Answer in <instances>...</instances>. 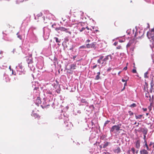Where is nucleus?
I'll list each match as a JSON object with an SVG mask.
<instances>
[{
	"label": "nucleus",
	"instance_id": "1",
	"mask_svg": "<svg viewBox=\"0 0 154 154\" xmlns=\"http://www.w3.org/2000/svg\"><path fill=\"white\" fill-rule=\"evenodd\" d=\"M104 58V56L102 55L100 56V58L99 59L97 60V62L98 63H101L102 64H106V62L109 59L110 60L112 59V56L111 54H109L106 56Z\"/></svg>",
	"mask_w": 154,
	"mask_h": 154
},
{
	"label": "nucleus",
	"instance_id": "2",
	"mask_svg": "<svg viewBox=\"0 0 154 154\" xmlns=\"http://www.w3.org/2000/svg\"><path fill=\"white\" fill-rule=\"evenodd\" d=\"M121 125V124H119L113 126L110 130V132L116 133L119 130H121L122 129H120Z\"/></svg>",
	"mask_w": 154,
	"mask_h": 154
},
{
	"label": "nucleus",
	"instance_id": "3",
	"mask_svg": "<svg viewBox=\"0 0 154 154\" xmlns=\"http://www.w3.org/2000/svg\"><path fill=\"white\" fill-rule=\"evenodd\" d=\"M69 29H66L62 26H60L55 28V30L59 33H60V30L61 32H64L66 33L68 32L70 34H71V32L68 31Z\"/></svg>",
	"mask_w": 154,
	"mask_h": 154
},
{
	"label": "nucleus",
	"instance_id": "4",
	"mask_svg": "<svg viewBox=\"0 0 154 154\" xmlns=\"http://www.w3.org/2000/svg\"><path fill=\"white\" fill-rule=\"evenodd\" d=\"M147 36L149 39H151L154 41V28L152 29L150 31L148 32Z\"/></svg>",
	"mask_w": 154,
	"mask_h": 154
},
{
	"label": "nucleus",
	"instance_id": "5",
	"mask_svg": "<svg viewBox=\"0 0 154 154\" xmlns=\"http://www.w3.org/2000/svg\"><path fill=\"white\" fill-rule=\"evenodd\" d=\"M26 61L28 64H32L33 63V58L32 57V54H30L29 56L25 57Z\"/></svg>",
	"mask_w": 154,
	"mask_h": 154
},
{
	"label": "nucleus",
	"instance_id": "6",
	"mask_svg": "<svg viewBox=\"0 0 154 154\" xmlns=\"http://www.w3.org/2000/svg\"><path fill=\"white\" fill-rule=\"evenodd\" d=\"M96 42H92L91 44H88L86 45V47L87 48H94L95 49L96 48Z\"/></svg>",
	"mask_w": 154,
	"mask_h": 154
},
{
	"label": "nucleus",
	"instance_id": "7",
	"mask_svg": "<svg viewBox=\"0 0 154 154\" xmlns=\"http://www.w3.org/2000/svg\"><path fill=\"white\" fill-rule=\"evenodd\" d=\"M140 32H137L135 33V35H134V37L136 39L140 38L143 37V34L142 33L141 35H140Z\"/></svg>",
	"mask_w": 154,
	"mask_h": 154
},
{
	"label": "nucleus",
	"instance_id": "8",
	"mask_svg": "<svg viewBox=\"0 0 154 154\" xmlns=\"http://www.w3.org/2000/svg\"><path fill=\"white\" fill-rule=\"evenodd\" d=\"M140 146V140H138L135 142V147L137 149H139Z\"/></svg>",
	"mask_w": 154,
	"mask_h": 154
},
{
	"label": "nucleus",
	"instance_id": "9",
	"mask_svg": "<svg viewBox=\"0 0 154 154\" xmlns=\"http://www.w3.org/2000/svg\"><path fill=\"white\" fill-rule=\"evenodd\" d=\"M35 103L37 106H38L39 104L41 103V98L39 97H37L35 100Z\"/></svg>",
	"mask_w": 154,
	"mask_h": 154
},
{
	"label": "nucleus",
	"instance_id": "10",
	"mask_svg": "<svg viewBox=\"0 0 154 154\" xmlns=\"http://www.w3.org/2000/svg\"><path fill=\"white\" fill-rule=\"evenodd\" d=\"M140 154H149V152L145 149H143L140 151Z\"/></svg>",
	"mask_w": 154,
	"mask_h": 154
},
{
	"label": "nucleus",
	"instance_id": "11",
	"mask_svg": "<svg viewBox=\"0 0 154 154\" xmlns=\"http://www.w3.org/2000/svg\"><path fill=\"white\" fill-rule=\"evenodd\" d=\"M81 102L84 103L85 105H88V103L87 102V100L85 99L82 98L81 100Z\"/></svg>",
	"mask_w": 154,
	"mask_h": 154
},
{
	"label": "nucleus",
	"instance_id": "12",
	"mask_svg": "<svg viewBox=\"0 0 154 154\" xmlns=\"http://www.w3.org/2000/svg\"><path fill=\"white\" fill-rule=\"evenodd\" d=\"M113 151L116 153H118L121 152V149L119 147H117L116 149L113 150Z\"/></svg>",
	"mask_w": 154,
	"mask_h": 154
},
{
	"label": "nucleus",
	"instance_id": "13",
	"mask_svg": "<svg viewBox=\"0 0 154 154\" xmlns=\"http://www.w3.org/2000/svg\"><path fill=\"white\" fill-rule=\"evenodd\" d=\"M97 75H96V76L95 77V80H98L100 78V72H97Z\"/></svg>",
	"mask_w": 154,
	"mask_h": 154
},
{
	"label": "nucleus",
	"instance_id": "14",
	"mask_svg": "<svg viewBox=\"0 0 154 154\" xmlns=\"http://www.w3.org/2000/svg\"><path fill=\"white\" fill-rule=\"evenodd\" d=\"M110 144V142H104V144L103 145V148H105L107 146H108V145Z\"/></svg>",
	"mask_w": 154,
	"mask_h": 154
},
{
	"label": "nucleus",
	"instance_id": "15",
	"mask_svg": "<svg viewBox=\"0 0 154 154\" xmlns=\"http://www.w3.org/2000/svg\"><path fill=\"white\" fill-rule=\"evenodd\" d=\"M32 116H33L35 118H37L38 119H40V116L37 113H34L32 114Z\"/></svg>",
	"mask_w": 154,
	"mask_h": 154
},
{
	"label": "nucleus",
	"instance_id": "16",
	"mask_svg": "<svg viewBox=\"0 0 154 154\" xmlns=\"http://www.w3.org/2000/svg\"><path fill=\"white\" fill-rule=\"evenodd\" d=\"M10 26L9 25H7L4 28V32H6L10 28Z\"/></svg>",
	"mask_w": 154,
	"mask_h": 154
},
{
	"label": "nucleus",
	"instance_id": "17",
	"mask_svg": "<svg viewBox=\"0 0 154 154\" xmlns=\"http://www.w3.org/2000/svg\"><path fill=\"white\" fill-rule=\"evenodd\" d=\"M53 61H54V65H56V63H57V64L58 63L57 58V57H54Z\"/></svg>",
	"mask_w": 154,
	"mask_h": 154
},
{
	"label": "nucleus",
	"instance_id": "18",
	"mask_svg": "<svg viewBox=\"0 0 154 154\" xmlns=\"http://www.w3.org/2000/svg\"><path fill=\"white\" fill-rule=\"evenodd\" d=\"M147 130L146 129H143L142 132L143 134V135H146L147 133Z\"/></svg>",
	"mask_w": 154,
	"mask_h": 154
},
{
	"label": "nucleus",
	"instance_id": "19",
	"mask_svg": "<svg viewBox=\"0 0 154 154\" xmlns=\"http://www.w3.org/2000/svg\"><path fill=\"white\" fill-rule=\"evenodd\" d=\"M76 66L75 64H73L70 66V69H74L76 68Z\"/></svg>",
	"mask_w": 154,
	"mask_h": 154
},
{
	"label": "nucleus",
	"instance_id": "20",
	"mask_svg": "<svg viewBox=\"0 0 154 154\" xmlns=\"http://www.w3.org/2000/svg\"><path fill=\"white\" fill-rule=\"evenodd\" d=\"M144 143H145V145H144V146H145L146 147L147 150L148 151L150 150V149H149L147 143V141H145V142H144Z\"/></svg>",
	"mask_w": 154,
	"mask_h": 154
},
{
	"label": "nucleus",
	"instance_id": "21",
	"mask_svg": "<svg viewBox=\"0 0 154 154\" xmlns=\"http://www.w3.org/2000/svg\"><path fill=\"white\" fill-rule=\"evenodd\" d=\"M150 84L151 87H153L154 86V84L153 79H152V80L151 81Z\"/></svg>",
	"mask_w": 154,
	"mask_h": 154
},
{
	"label": "nucleus",
	"instance_id": "22",
	"mask_svg": "<svg viewBox=\"0 0 154 154\" xmlns=\"http://www.w3.org/2000/svg\"><path fill=\"white\" fill-rule=\"evenodd\" d=\"M146 97H147L148 99L149 98V100H150L151 98V96L150 95H149V94L148 92L147 93H146Z\"/></svg>",
	"mask_w": 154,
	"mask_h": 154
},
{
	"label": "nucleus",
	"instance_id": "23",
	"mask_svg": "<svg viewBox=\"0 0 154 154\" xmlns=\"http://www.w3.org/2000/svg\"><path fill=\"white\" fill-rule=\"evenodd\" d=\"M142 116H143V115H139L138 116L136 115L135 118H136V119H140Z\"/></svg>",
	"mask_w": 154,
	"mask_h": 154
},
{
	"label": "nucleus",
	"instance_id": "24",
	"mask_svg": "<svg viewBox=\"0 0 154 154\" xmlns=\"http://www.w3.org/2000/svg\"><path fill=\"white\" fill-rule=\"evenodd\" d=\"M54 38L55 39L56 41L57 42L60 43V40H59L58 38L57 37H54Z\"/></svg>",
	"mask_w": 154,
	"mask_h": 154
},
{
	"label": "nucleus",
	"instance_id": "25",
	"mask_svg": "<svg viewBox=\"0 0 154 154\" xmlns=\"http://www.w3.org/2000/svg\"><path fill=\"white\" fill-rule=\"evenodd\" d=\"M136 106L137 105L135 103H133L131 105L129 106L131 107H136Z\"/></svg>",
	"mask_w": 154,
	"mask_h": 154
},
{
	"label": "nucleus",
	"instance_id": "26",
	"mask_svg": "<svg viewBox=\"0 0 154 154\" xmlns=\"http://www.w3.org/2000/svg\"><path fill=\"white\" fill-rule=\"evenodd\" d=\"M97 66V64H95L94 65L92 66L91 67V68L92 69H94L96 68Z\"/></svg>",
	"mask_w": 154,
	"mask_h": 154
},
{
	"label": "nucleus",
	"instance_id": "27",
	"mask_svg": "<svg viewBox=\"0 0 154 154\" xmlns=\"http://www.w3.org/2000/svg\"><path fill=\"white\" fill-rule=\"evenodd\" d=\"M148 74V72H146L144 74V77L145 78H148V76H147V74Z\"/></svg>",
	"mask_w": 154,
	"mask_h": 154
},
{
	"label": "nucleus",
	"instance_id": "28",
	"mask_svg": "<svg viewBox=\"0 0 154 154\" xmlns=\"http://www.w3.org/2000/svg\"><path fill=\"white\" fill-rule=\"evenodd\" d=\"M17 37L19 38L20 39H22V36L18 34V33H17Z\"/></svg>",
	"mask_w": 154,
	"mask_h": 154
},
{
	"label": "nucleus",
	"instance_id": "29",
	"mask_svg": "<svg viewBox=\"0 0 154 154\" xmlns=\"http://www.w3.org/2000/svg\"><path fill=\"white\" fill-rule=\"evenodd\" d=\"M128 113H129V115L130 116H131L133 115V113L131 112V111H128Z\"/></svg>",
	"mask_w": 154,
	"mask_h": 154
},
{
	"label": "nucleus",
	"instance_id": "30",
	"mask_svg": "<svg viewBox=\"0 0 154 154\" xmlns=\"http://www.w3.org/2000/svg\"><path fill=\"white\" fill-rule=\"evenodd\" d=\"M154 89L153 88V87H151L150 90H149L150 92L152 93V92L154 90Z\"/></svg>",
	"mask_w": 154,
	"mask_h": 154
},
{
	"label": "nucleus",
	"instance_id": "31",
	"mask_svg": "<svg viewBox=\"0 0 154 154\" xmlns=\"http://www.w3.org/2000/svg\"><path fill=\"white\" fill-rule=\"evenodd\" d=\"M105 137H106L105 135H102V136H101L100 139L103 140L104 139Z\"/></svg>",
	"mask_w": 154,
	"mask_h": 154
},
{
	"label": "nucleus",
	"instance_id": "32",
	"mask_svg": "<svg viewBox=\"0 0 154 154\" xmlns=\"http://www.w3.org/2000/svg\"><path fill=\"white\" fill-rule=\"evenodd\" d=\"M109 122V121L107 120L105 122L104 126H106L107 124H108Z\"/></svg>",
	"mask_w": 154,
	"mask_h": 154
},
{
	"label": "nucleus",
	"instance_id": "33",
	"mask_svg": "<svg viewBox=\"0 0 154 154\" xmlns=\"http://www.w3.org/2000/svg\"><path fill=\"white\" fill-rule=\"evenodd\" d=\"M131 150L132 151L133 153L134 154V153H135V150L134 148V147L132 148L131 149Z\"/></svg>",
	"mask_w": 154,
	"mask_h": 154
},
{
	"label": "nucleus",
	"instance_id": "34",
	"mask_svg": "<svg viewBox=\"0 0 154 154\" xmlns=\"http://www.w3.org/2000/svg\"><path fill=\"white\" fill-rule=\"evenodd\" d=\"M122 48V47L121 45H119L116 47V49H120Z\"/></svg>",
	"mask_w": 154,
	"mask_h": 154
},
{
	"label": "nucleus",
	"instance_id": "35",
	"mask_svg": "<svg viewBox=\"0 0 154 154\" xmlns=\"http://www.w3.org/2000/svg\"><path fill=\"white\" fill-rule=\"evenodd\" d=\"M85 28L82 27L81 29H79V31L80 32H82L83 31L85 30Z\"/></svg>",
	"mask_w": 154,
	"mask_h": 154
},
{
	"label": "nucleus",
	"instance_id": "36",
	"mask_svg": "<svg viewBox=\"0 0 154 154\" xmlns=\"http://www.w3.org/2000/svg\"><path fill=\"white\" fill-rule=\"evenodd\" d=\"M18 66L19 67V68L21 69H22L23 68V66H22L21 64H20Z\"/></svg>",
	"mask_w": 154,
	"mask_h": 154
},
{
	"label": "nucleus",
	"instance_id": "37",
	"mask_svg": "<svg viewBox=\"0 0 154 154\" xmlns=\"http://www.w3.org/2000/svg\"><path fill=\"white\" fill-rule=\"evenodd\" d=\"M146 135H143V139L144 140V142H145V141H146Z\"/></svg>",
	"mask_w": 154,
	"mask_h": 154
},
{
	"label": "nucleus",
	"instance_id": "38",
	"mask_svg": "<svg viewBox=\"0 0 154 154\" xmlns=\"http://www.w3.org/2000/svg\"><path fill=\"white\" fill-rule=\"evenodd\" d=\"M132 72L133 73H136L137 72V71L136 69H134L132 70Z\"/></svg>",
	"mask_w": 154,
	"mask_h": 154
},
{
	"label": "nucleus",
	"instance_id": "39",
	"mask_svg": "<svg viewBox=\"0 0 154 154\" xmlns=\"http://www.w3.org/2000/svg\"><path fill=\"white\" fill-rule=\"evenodd\" d=\"M85 48V47L84 45H83V46H81L79 48Z\"/></svg>",
	"mask_w": 154,
	"mask_h": 154
},
{
	"label": "nucleus",
	"instance_id": "40",
	"mask_svg": "<svg viewBox=\"0 0 154 154\" xmlns=\"http://www.w3.org/2000/svg\"><path fill=\"white\" fill-rule=\"evenodd\" d=\"M47 93H48V94H52V92L51 91H47Z\"/></svg>",
	"mask_w": 154,
	"mask_h": 154
},
{
	"label": "nucleus",
	"instance_id": "41",
	"mask_svg": "<svg viewBox=\"0 0 154 154\" xmlns=\"http://www.w3.org/2000/svg\"><path fill=\"white\" fill-rule=\"evenodd\" d=\"M153 143H152V142H150V143L149 144V146H151L152 145L153 146Z\"/></svg>",
	"mask_w": 154,
	"mask_h": 154
},
{
	"label": "nucleus",
	"instance_id": "42",
	"mask_svg": "<svg viewBox=\"0 0 154 154\" xmlns=\"http://www.w3.org/2000/svg\"><path fill=\"white\" fill-rule=\"evenodd\" d=\"M118 42H114L113 44L115 46H116L118 44Z\"/></svg>",
	"mask_w": 154,
	"mask_h": 154
},
{
	"label": "nucleus",
	"instance_id": "43",
	"mask_svg": "<svg viewBox=\"0 0 154 154\" xmlns=\"http://www.w3.org/2000/svg\"><path fill=\"white\" fill-rule=\"evenodd\" d=\"M127 69V67L126 66L123 68V70H126Z\"/></svg>",
	"mask_w": 154,
	"mask_h": 154
},
{
	"label": "nucleus",
	"instance_id": "44",
	"mask_svg": "<svg viewBox=\"0 0 154 154\" xmlns=\"http://www.w3.org/2000/svg\"><path fill=\"white\" fill-rule=\"evenodd\" d=\"M143 110L144 111H146L147 110V109L146 108H143Z\"/></svg>",
	"mask_w": 154,
	"mask_h": 154
},
{
	"label": "nucleus",
	"instance_id": "45",
	"mask_svg": "<svg viewBox=\"0 0 154 154\" xmlns=\"http://www.w3.org/2000/svg\"><path fill=\"white\" fill-rule=\"evenodd\" d=\"M122 81L123 82H127V80H124V79H122Z\"/></svg>",
	"mask_w": 154,
	"mask_h": 154
},
{
	"label": "nucleus",
	"instance_id": "46",
	"mask_svg": "<svg viewBox=\"0 0 154 154\" xmlns=\"http://www.w3.org/2000/svg\"><path fill=\"white\" fill-rule=\"evenodd\" d=\"M111 69L110 68H109L107 69V71L108 72L110 71V70H111Z\"/></svg>",
	"mask_w": 154,
	"mask_h": 154
},
{
	"label": "nucleus",
	"instance_id": "47",
	"mask_svg": "<svg viewBox=\"0 0 154 154\" xmlns=\"http://www.w3.org/2000/svg\"><path fill=\"white\" fill-rule=\"evenodd\" d=\"M91 123L92 126H93L94 125V123L92 121H91Z\"/></svg>",
	"mask_w": 154,
	"mask_h": 154
},
{
	"label": "nucleus",
	"instance_id": "48",
	"mask_svg": "<svg viewBox=\"0 0 154 154\" xmlns=\"http://www.w3.org/2000/svg\"><path fill=\"white\" fill-rule=\"evenodd\" d=\"M84 24V23H79V24L81 26H82L83 24Z\"/></svg>",
	"mask_w": 154,
	"mask_h": 154
},
{
	"label": "nucleus",
	"instance_id": "49",
	"mask_svg": "<svg viewBox=\"0 0 154 154\" xmlns=\"http://www.w3.org/2000/svg\"><path fill=\"white\" fill-rule=\"evenodd\" d=\"M38 87H35L34 88V89L35 90H38Z\"/></svg>",
	"mask_w": 154,
	"mask_h": 154
},
{
	"label": "nucleus",
	"instance_id": "50",
	"mask_svg": "<svg viewBox=\"0 0 154 154\" xmlns=\"http://www.w3.org/2000/svg\"><path fill=\"white\" fill-rule=\"evenodd\" d=\"M87 42H90V40L89 39H88L86 41Z\"/></svg>",
	"mask_w": 154,
	"mask_h": 154
},
{
	"label": "nucleus",
	"instance_id": "51",
	"mask_svg": "<svg viewBox=\"0 0 154 154\" xmlns=\"http://www.w3.org/2000/svg\"><path fill=\"white\" fill-rule=\"evenodd\" d=\"M86 28L87 30H89V27H88V26H87L86 28Z\"/></svg>",
	"mask_w": 154,
	"mask_h": 154
},
{
	"label": "nucleus",
	"instance_id": "52",
	"mask_svg": "<svg viewBox=\"0 0 154 154\" xmlns=\"http://www.w3.org/2000/svg\"><path fill=\"white\" fill-rule=\"evenodd\" d=\"M99 147L100 149H102V148H103V147L102 146V145H100Z\"/></svg>",
	"mask_w": 154,
	"mask_h": 154
},
{
	"label": "nucleus",
	"instance_id": "53",
	"mask_svg": "<svg viewBox=\"0 0 154 154\" xmlns=\"http://www.w3.org/2000/svg\"><path fill=\"white\" fill-rule=\"evenodd\" d=\"M73 48L72 47L71 48H70V50H72V51H73Z\"/></svg>",
	"mask_w": 154,
	"mask_h": 154
},
{
	"label": "nucleus",
	"instance_id": "54",
	"mask_svg": "<svg viewBox=\"0 0 154 154\" xmlns=\"http://www.w3.org/2000/svg\"><path fill=\"white\" fill-rule=\"evenodd\" d=\"M56 25V24H53L52 25V27H54V26H55Z\"/></svg>",
	"mask_w": 154,
	"mask_h": 154
},
{
	"label": "nucleus",
	"instance_id": "55",
	"mask_svg": "<svg viewBox=\"0 0 154 154\" xmlns=\"http://www.w3.org/2000/svg\"><path fill=\"white\" fill-rule=\"evenodd\" d=\"M76 56H74L73 57V58L74 59H75L76 58Z\"/></svg>",
	"mask_w": 154,
	"mask_h": 154
},
{
	"label": "nucleus",
	"instance_id": "56",
	"mask_svg": "<svg viewBox=\"0 0 154 154\" xmlns=\"http://www.w3.org/2000/svg\"><path fill=\"white\" fill-rule=\"evenodd\" d=\"M121 71L119 72H118V75H119V74H120V73H121Z\"/></svg>",
	"mask_w": 154,
	"mask_h": 154
},
{
	"label": "nucleus",
	"instance_id": "57",
	"mask_svg": "<svg viewBox=\"0 0 154 154\" xmlns=\"http://www.w3.org/2000/svg\"><path fill=\"white\" fill-rule=\"evenodd\" d=\"M126 85H127V82H125V83L124 84V85H125V86Z\"/></svg>",
	"mask_w": 154,
	"mask_h": 154
},
{
	"label": "nucleus",
	"instance_id": "58",
	"mask_svg": "<svg viewBox=\"0 0 154 154\" xmlns=\"http://www.w3.org/2000/svg\"><path fill=\"white\" fill-rule=\"evenodd\" d=\"M152 147H153V150H154V143H153V145L152 146Z\"/></svg>",
	"mask_w": 154,
	"mask_h": 154
},
{
	"label": "nucleus",
	"instance_id": "59",
	"mask_svg": "<svg viewBox=\"0 0 154 154\" xmlns=\"http://www.w3.org/2000/svg\"><path fill=\"white\" fill-rule=\"evenodd\" d=\"M138 150H137V151H136V154H137V153H138Z\"/></svg>",
	"mask_w": 154,
	"mask_h": 154
},
{
	"label": "nucleus",
	"instance_id": "60",
	"mask_svg": "<svg viewBox=\"0 0 154 154\" xmlns=\"http://www.w3.org/2000/svg\"><path fill=\"white\" fill-rule=\"evenodd\" d=\"M148 115H149V113H146V116H148Z\"/></svg>",
	"mask_w": 154,
	"mask_h": 154
},
{
	"label": "nucleus",
	"instance_id": "61",
	"mask_svg": "<svg viewBox=\"0 0 154 154\" xmlns=\"http://www.w3.org/2000/svg\"><path fill=\"white\" fill-rule=\"evenodd\" d=\"M119 42H123V41L122 40H119Z\"/></svg>",
	"mask_w": 154,
	"mask_h": 154
},
{
	"label": "nucleus",
	"instance_id": "62",
	"mask_svg": "<svg viewBox=\"0 0 154 154\" xmlns=\"http://www.w3.org/2000/svg\"><path fill=\"white\" fill-rule=\"evenodd\" d=\"M9 69L11 70V66H10L9 67Z\"/></svg>",
	"mask_w": 154,
	"mask_h": 154
},
{
	"label": "nucleus",
	"instance_id": "63",
	"mask_svg": "<svg viewBox=\"0 0 154 154\" xmlns=\"http://www.w3.org/2000/svg\"><path fill=\"white\" fill-rule=\"evenodd\" d=\"M127 46H129V44H128L127 45Z\"/></svg>",
	"mask_w": 154,
	"mask_h": 154
},
{
	"label": "nucleus",
	"instance_id": "64",
	"mask_svg": "<svg viewBox=\"0 0 154 154\" xmlns=\"http://www.w3.org/2000/svg\"><path fill=\"white\" fill-rule=\"evenodd\" d=\"M136 123H137L136 122H135L134 124V125L136 124Z\"/></svg>",
	"mask_w": 154,
	"mask_h": 154
}]
</instances>
